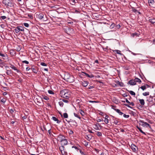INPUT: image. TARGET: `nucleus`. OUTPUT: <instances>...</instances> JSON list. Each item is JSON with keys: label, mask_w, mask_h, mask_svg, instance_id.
Instances as JSON below:
<instances>
[{"label": "nucleus", "mask_w": 155, "mask_h": 155, "mask_svg": "<svg viewBox=\"0 0 155 155\" xmlns=\"http://www.w3.org/2000/svg\"><path fill=\"white\" fill-rule=\"evenodd\" d=\"M60 95L61 97L68 99L71 97V92L68 90L65 89L60 91Z\"/></svg>", "instance_id": "f257e3e1"}, {"label": "nucleus", "mask_w": 155, "mask_h": 155, "mask_svg": "<svg viewBox=\"0 0 155 155\" xmlns=\"http://www.w3.org/2000/svg\"><path fill=\"white\" fill-rule=\"evenodd\" d=\"M64 79L65 80L70 83L74 81L73 76H71L70 74L68 73H66L64 74Z\"/></svg>", "instance_id": "f03ea898"}, {"label": "nucleus", "mask_w": 155, "mask_h": 155, "mask_svg": "<svg viewBox=\"0 0 155 155\" xmlns=\"http://www.w3.org/2000/svg\"><path fill=\"white\" fill-rule=\"evenodd\" d=\"M3 3L8 7H12L14 6V4L10 0H3Z\"/></svg>", "instance_id": "7ed1b4c3"}, {"label": "nucleus", "mask_w": 155, "mask_h": 155, "mask_svg": "<svg viewBox=\"0 0 155 155\" xmlns=\"http://www.w3.org/2000/svg\"><path fill=\"white\" fill-rule=\"evenodd\" d=\"M59 138H61L60 141L61 142V145L62 146H64L66 145L68 143V141L66 139L62 136H60L59 137Z\"/></svg>", "instance_id": "20e7f679"}, {"label": "nucleus", "mask_w": 155, "mask_h": 155, "mask_svg": "<svg viewBox=\"0 0 155 155\" xmlns=\"http://www.w3.org/2000/svg\"><path fill=\"white\" fill-rule=\"evenodd\" d=\"M16 33H18L19 31H23L24 30V28L22 26H18L15 29Z\"/></svg>", "instance_id": "39448f33"}, {"label": "nucleus", "mask_w": 155, "mask_h": 155, "mask_svg": "<svg viewBox=\"0 0 155 155\" xmlns=\"http://www.w3.org/2000/svg\"><path fill=\"white\" fill-rule=\"evenodd\" d=\"M10 67L12 68V69L16 71L17 73L20 72V71L18 70L17 68L15 67L14 65L12 64H10Z\"/></svg>", "instance_id": "423d86ee"}, {"label": "nucleus", "mask_w": 155, "mask_h": 155, "mask_svg": "<svg viewBox=\"0 0 155 155\" xmlns=\"http://www.w3.org/2000/svg\"><path fill=\"white\" fill-rule=\"evenodd\" d=\"M10 67L12 68V69L16 71L17 73L20 72V71L18 70L17 68L15 67L14 65L12 64H10Z\"/></svg>", "instance_id": "0eeeda50"}, {"label": "nucleus", "mask_w": 155, "mask_h": 155, "mask_svg": "<svg viewBox=\"0 0 155 155\" xmlns=\"http://www.w3.org/2000/svg\"><path fill=\"white\" fill-rule=\"evenodd\" d=\"M10 67L12 68V69L16 71L17 73L20 72V71L18 70L17 68L15 67L14 65L12 64H10Z\"/></svg>", "instance_id": "6e6552de"}, {"label": "nucleus", "mask_w": 155, "mask_h": 155, "mask_svg": "<svg viewBox=\"0 0 155 155\" xmlns=\"http://www.w3.org/2000/svg\"><path fill=\"white\" fill-rule=\"evenodd\" d=\"M140 122L141 123H143V124L142 125V126L146 127H147V126H148L149 127H150V125L147 123L145 122L143 120H141Z\"/></svg>", "instance_id": "1a4fd4ad"}, {"label": "nucleus", "mask_w": 155, "mask_h": 155, "mask_svg": "<svg viewBox=\"0 0 155 155\" xmlns=\"http://www.w3.org/2000/svg\"><path fill=\"white\" fill-rule=\"evenodd\" d=\"M131 147L133 151L136 152L137 151V148L134 144H132L131 145Z\"/></svg>", "instance_id": "9d476101"}, {"label": "nucleus", "mask_w": 155, "mask_h": 155, "mask_svg": "<svg viewBox=\"0 0 155 155\" xmlns=\"http://www.w3.org/2000/svg\"><path fill=\"white\" fill-rule=\"evenodd\" d=\"M148 2L149 4V5L151 7L153 6L154 2L153 0H148Z\"/></svg>", "instance_id": "9b49d317"}, {"label": "nucleus", "mask_w": 155, "mask_h": 155, "mask_svg": "<svg viewBox=\"0 0 155 155\" xmlns=\"http://www.w3.org/2000/svg\"><path fill=\"white\" fill-rule=\"evenodd\" d=\"M100 124L98 123L95 124L94 125L93 128L96 130H99L98 127L100 126Z\"/></svg>", "instance_id": "f8f14e48"}, {"label": "nucleus", "mask_w": 155, "mask_h": 155, "mask_svg": "<svg viewBox=\"0 0 155 155\" xmlns=\"http://www.w3.org/2000/svg\"><path fill=\"white\" fill-rule=\"evenodd\" d=\"M128 83L130 84L133 85H135L136 84V83L135 82L134 80H130L129 81Z\"/></svg>", "instance_id": "ddd939ff"}, {"label": "nucleus", "mask_w": 155, "mask_h": 155, "mask_svg": "<svg viewBox=\"0 0 155 155\" xmlns=\"http://www.w3.org/2000/svg\"><path fill=\"white\" fill-rule=\"evenodd\" d=\"M82 73H84L87 77H89L90 78H93L94 77V75L92 74L89 75L87 73H85L84 72H82Z\"/></svg>", "instance_id": "4468645a"}, {"label": "nucleus", "mask_w": 155, "mask_h": 155, "mask_svg": "<svg viewBox=\"0 0 155 155\" xmlns=\"http://www.w3.org/2000/svg\"><path fill=\"white\" fill-rule=\"evenodd\" d=\"M88 84V82L86 81H83L82 82V85L84 87H86Z\"/></svg>", "instance_id": "2eb2a0df"}, {"label": "nucleus", "mask_w": 155, "mask_h": 155, "mask_svg": "<svg viewBox=\"0 0 155 155\" xmlns=\"http://www.w3.org/2000/svg\"><path fill=\"white\" fill-rule=\"evenodd\" d=\"M44 14L42 13H40L38 15V18L40 19H42L44 17Z\"/></svg>", "instance_id": "dca6fc26"}, {"label": "nucleus", "mask_w": 155, "mask_h": 155, "mask_svg": "<svg viewBox=\"0 0 155 155\" xmlns=\"http://www.w3.org/2000/svg\"><path fill=\"white\" fill-rule=\"evenodd\" d=\"M0 55L2 57H3L4 59H5L6 58V57H7V54H2L0 52Z\"/></svg>", "instance_id": "f3484780"}, {"label": "nucleus", "mask_w": 155, "mask_h": 155, "mask_svg": "<svg viewBox=\"0 0 155 155\" xmlns=\"http://www.w3.org/2000/svg\"><path fill=\"white\" fill-rule=\"evenodd\" d=\"M140 103L142 105H144L145 104V102L144 100L143 99H139Z\"/></svg>", "instance_id": "a211bd4d"}, {"label": "nucleus", "mask_w": 155, "mask_h": 155, "mask_svg": "<svg viewBox=\"0 0 155 155\" xmlns=\"http://www.w3.org/2000/svg\"><path fill=\"white\" fill-rule=\"evenodd\" d=\"M149 21L152 24H154L155 23V19L153 18H151L149 20Z\"/></svg>", "instance_id": "6ab92c4d"}, {"label": "nucleus", "mask_w": 155, "mask_h": 155, "mask_svg": "<svg viewBox=\"0 0 155 155\" xmlns=\"http://www.w3.org/2000/svg\"><path fill=\"white\" fill-rule=\"evenodd\" d=\"M31 69L32 70V71L33 72L35 73H37V70L36 69V68L32 67L31 68Z\"/></svg>", "instance_id": "aec40b11"}, {"label": "nucleus", "mask_w": 155, "mask_h": 155, "mask_svg": "<svg viewBox=\"0 0 155 155\" xmlns=\"http://www.w3.org/2000/svg\"><path fill=\"white\" fill-rule=\"evenodd\" d=\"M134 80L136 83V82L140 83L141 82V80L138 78H135Z\"/></svg>", "instance_id": "412c9836"}, {"label": "nucleus", "mask_w": 155, "mask_h": 155, "mask_svg": "<svg viewBox=\"0 0 155 155\" xmlns=\"http://www.w3.org/2000/svg\"><path fill=\"white\" fill-rule=\"evenodd\" d=\"M92 137V136L91 135H89L86 136V138L89 141L91 139Z\"/></svg>", "instance_id": "4be33fe9"}, {"label": "nucleus", "mask_w": 155, "mask_h": 155, "mask_svg": "<svg viewBox=\"0 0 155 155\" xmlns=\"http://www.w3.org/2000/svg\"><path fill=\"white\" fill-rule=\"evenodd\" d=\"M116 111L120 115H122L123 114V113L120 111V110L118 109H116Z\"/></svg>", "instance_id": "5701e85b"}, {"label": "nucleus", "mask_w": 155, "mask_h": 155, "mask_svg": "<svg viewBox=\"0 0 155 155\" xmlns=\"http://www.w3.org/2000/svg\"><path fill=\"white\" fill-rule=\"evenodd\" d=\"M80 113L82 115L84 116V112L82 110L80 109L79 110Z\"/></svg>", "instance_id": "b1692460"}, {"label": "nucleus", "mask_w": 155, "mask_h": 155, "mask_svg": "<svg viewBox=\"0 0 155 155\" xmlns=\"http://www.w3.org/2000/svg\"><path fill=\"white\" fill-rule=\"evenodd\" d=\"M58 103H59V104L60 105V106H61V107H62L63 106L64 103L62 101H60Z\"/></svg>", "instance_id": "393cba45"}, {"label": "nucleus", "mask_w": 155, "mask_h": 155, "mask_svg": "<svg viewBox=\"0 0 155 155\" xmlns=\"http://www.w3.org/2000/svg\"><path fill=\"white\" fill-rule=\"evenodd\" d=\"M131 36L133 37H134L135 36H139V35L138 33H135L132 34H131Z\"/></svg>", "instance_id": "a878e982"}, {"label": "nucleus", "mask_w": 155, "mask_h": 155, "mask_svg": "<svg viewBox=\"0 0 155 155\" xmlns=\"http://www.w3.org/2000/svg\"><path fill=\"white\" fill-rule=\"evenodd\" d=\"M61 152L62 154L63 155H67V152L66 151H65L64 150L62 151Z\"/></svg>", "instance_id": "bb28decb"}, {"label": "nucleus", "mask_w": 155, "mask_h": 155, "mask_svg": "<svg viewBox=\"0 0 155 155\" xmlns=\"http://www.w3.org/2000/svg\"><path fill=\"white\" fill-rule=\"evenodd\" d=\"M6 74L8 75L11 74H12L11 71V70H7Z\"/></svg>", "instance_id": "cd10ccee"}, {"label": "nucleus", "mask_w": 155, "mask_h": 155, "mask_svg": "<svg viewBox=\"0 0 155 155\" xmlns=\"http://www.w3.org/2000/svg\"><path fill=\"white\" fill-rule=\"evenodd\" d=\"M129 93L130 94H131L132 95H135V93L133 91H129Z\"/></svg>", "instance_id": "c85d7f7f"}, {"label": "nucleus", "mask_w": 155, "mask_h": 155, "mask_svg": "<svg viewBox=\"0 0 155 155\" xmlns=\"http://www.w3.org/2000/svg\"><path fill=\"white\" fill-rule=\"evenodd\" d=\"M97 135L98 137H101L102 136V133L101 132H99V131H97Z\"/></svg>", "instance_id": "c756f323"}, {"label": "nucleus", "mask_w": 155, "mask_h": 155, "mask_svg": "<svg viewBox=\"0 0 155 155\" xmlns=\"http://www.w3.org/2000/svg\"><path fill=\"white\" fill-rule=\"evenodd\" d=\"M149 94V92H145L143 93V95L144 96L148 95Z\"/></svg>", "instance_id": "7c9ffc66"}, {"label": "nucleus", "mask_w": 155, "mask_h": 155, "mask_svg": "<svg viewBox=\"0 0 155 155\" xmlns=\"http://www.w3.org/2000/svg\"><path fill=\"white\" fill-rule=\"evenodd\" d=\"M74 115L75 117L79 118L80 119H81L80 117L78 115V114L74 113Z\"/></svg>", "instance_id": "2f4dec72"}, {"label": "nucleus", "mask_w": 155, "mask_h": 155, "mask_svg": "<svg viewBox=\"0 0 155 155\" xmlns=\"http://www.w3.org/2000/svg\"><path fill=\"white\" fill-rule=\"evenodd\" d=\"M114 123L116 125H117L118 123V120L117 119H115L114 120Z\"/></svg>", "instance_id": "473e14b6"}, {"label": "nucleus", "mask_w": 155, "mask_h": 155, "mask_svg": "<svg viewBox=\"0 0 155 155\" xmlns=\"http://www.w3.org/2000/svg\"><path fill=\"white\" fill-rule=\"evenodd\" d=\"M52 119L54 121H58L57 123H58V119L55 117H52Z\"/></svg>", "instance_id": "72a5a7b5"}, {"label": "nucleus", "mask_w": 155, "mask_h": 155, "mask_svg": "<svg viewBox=\"0 0 155 155\" xmlns=\"http://www.w3.org/2000/svg\"><path fill=\"white\" fill-rule=\"evenodd\" d=\"M59 149L61 151H62L64 150V147L63 146H62L61 147H59Z\"/></svg>", "instance_id": "f704fd0d"}, {"label": "nucleus", "mask_w": 155, "mask_h": 155, "mask_svg": "<svg viewBox=\"0 0 155 155\" xmlns=\"http://www.w3.org/2000/svg\"><path fill=\"white\" fill-rule=\"evenodd\" d=\"M63 117L64 118H67L68 117V114L67 113H64L63 114Z\"/></svg>", "instance_id": "c9c22d12"}, {"label": "nucleus", "mask_w": 155, "mask_h": 155, "mask_svg": "<svg viewBox=\"0 0 155 155\" xmlns=\"http://www.w3.org/2000/svg\"><path fill=\"white\" fill-rule=\"evenodd\" d=\"M62 101H63V102H64L66 103H68L69 102V101L67 99H62Z\"/></svg>", "instance_id": "e433bc0d"}, {"label": "nucleus", "mask_w": 155, "mask_h": 155, "mask_svg": "<svg viewBox=\"0 0 155 155\" xmlns=\"http://www.w3.org/2000/svg\"><path fill=\"white\" fill-rule=\"evenodd\" d=\"M140 88L143 91L146 89V87L145 86H142L140 87Z\"/></svg>", "instance_id": "4c0bfd02"}, {"label": "nucleus", "mask_w": 155, "mask_h": 155, "mask_svg": "<svg viewBox=\"0 0 155 155\" xmlns=\"http://www.w3.org/2000/svg\"><path fill=\"white\" fill-rule=\"evenodd\" d=\"M109 120L108 119H105L104 121L106 124H107L109 123Z\"/></svg>", "instance_id": "58836bf2"}, {"label": "nucleus", "mask_w": 155, "mask_h": 155, "mask_svg": "<svg viewBox=\"0 0 155 155\" xmlns=\"http://www.w3.org/2000/svg\"><path fill=\"white\" fill-rule=\"evenodd\" d=\"M138 129H139V131L142 133L144 134H145V132H143L142 130L139 127H137Z\"/></svg>", "instance_id": "ea45409f"}, {"label": "nucleus", "mask_w": 155, "mask_h": 155, "mask_svg": "<svg viewBox=\"0 0 155 155\" xmlns=\"http://www.w3.org/2000/svg\"><path fill=\"white\" fill-rule=\"evenodd\" d=\"M24 25L26 27H28L29 26V24L26 23H24Z\"/></svg>", "instance_id": "a19ab883"}, {"label": "nucleus", "mask_w": 155, "mask_h": 155, "mask_svg": "<svg viewBox=\"0 0 155 155\" xmlns=\"http://www.w3.org/2000/svg\"><path fill=\"white\" fill-rule=\"evenodd\" d=\"M115 51V52H116L117 54H121V53L120 52V51L119 50H116Z\"/></svg>", "instance_id": "79ce46f5"}, {"label": "nucleus", "mask_w": 155, "mask_h": 155, "mask_svg": "<svg viewBox=\"0 0 155 155\" xmlns=\"http://www.w3.org/2000/svg\"><path fill=\"white\" fill-rule=\"evenodd\" d=\"M123 116L124 117L128 118L129 117V115H126L125 114H124L123 115Z\"/></svg>", "instance_id": "37998d69"}, {"label": "nucleus", "mask_w": 155, "mask_h": 155, "mask_svg": "<svg viewBox=\"0 0 155 155\" xmlns=\"http://www.w3.org/2000/svg\"><path fill=\"white\" fill-rule=\"evenodd\" d=\"M41 64L44 66H46L47 65V64L44 62H41Z\"/></svg>", "instance_id": "c03bdc74"}, {"label": "nucleus", "mask_w": 155, "mask_h": 155, "mask_svg": "<svg viewBox=\"0 0 155 155\" xmlns=\"http://www.w3.org/2000/svg\"><path fill=\"white\" fill-rule=\"evenodd\" d=\"M43 98L46 100H48L49 99V98L46 96L44 97Z\"/></svg>", "instance_id": "a18cd8bd"}, {"label": "nucleus", "mask_w": 155, "mask_h": 155, "mask_svg": "<svg viewBox=\"0 0 155 155\" xmlns=\"http://www.w3.org/2000/svg\"><path fill=\"white\" fill-rule=\"evenodd\" d=\"M22 62L23 63H25L26 64H29V62L27 61H22Z\"/></svg>", "instance_id": "49530a36"}, {"label": "nucleus", "mask_w": 155, "mask_h": 155, "mask_svg": "<svg viewBox=\"0 0 155 155\" xmlns=\"http://www.w3.org/2000/svg\"><path fill=\"white\" fill-rule=\"evenodd\" d=\"M128 104L129 105H131L132 106H134V103L132 102H129L128 103Z\"/></svg>", "instance_id": "de8ad7c7"}, {"label": "nucleus", "mask_w": 155, "mask_h": 155, "mask_svg": "<svg viewBox=\"0 0 155 155\" xmlns=\"http://www.w3.org/2000/svg\"><path fill=\"white\" fill-rule=\"evenodd\" d=\"M48 93L51 94H54V92L51 90H48Z\"/></svg>", "instance_id": "09e8293b"}, {"label": "nucleus", "mask_w": 155, "mask_h": 155, "mask_svg": "<svg viewBox=\"0 0 155 155\" xmlns=\"http://www.w3.org/2000/svg\"><path fill=\"white\" fill-rule=\"evenodd\" d=\"M89 102L91 103H97L98 102L95 101H89Z\"/></svg>", "instance_id": "8fccbe9b"}, {"label": "nucleus", "mask_w": 155, "mask_h": 155, "mask_svg": "<svg viewBox=\"0 0 155 155\" xmlns=\"http://www.w3.org/2000/svg\"><path fill=\"white\" fill-rule=\"evenodd\" d=\"M68 133L70 134L71 135V134H73V131H72L71 130H70L69 131Z\"/></svg>", "instance_id": "3c124183"}, {"label": "nucleus", "mask_w": 155, "mask_h": 155, "mask_svg": "<svg viewBox=\"0 0 155 155\" xmlns=\"http://www.w3.org/2000/svg\"><path fill=\"white\" fill-rule=\"evenodd\" d=\"M88 143L87 142L85 141L84 143V144L85 146H87L88 145Z\"/></svg>", "instance_id": "603ef678"}, {"label": "nucleus", "mask_w": 155, "mask_h": 155, "mask_svg": "<svg viewBox=\"0 0 155 155\" xmlns=\"http://www.w3.org/2000/svg\"><path fill=\"white\" fill-rule=\"evenodd\" d=\"M99 114L101 115H104V113L101 111L99 113Z\"/></svg>", "instance_id": "864d4df0"}, {"label": "nucleus", "mask_w": 155, "mask_h": 155, "mask_svg": "<svg viewBox=\"0 0 155 155\" xmlns=\"http://www.w3.org/2000/svg\"><path fill=\"white\" fill-rule=\"evenodd\" d=\"M103 119H98L97 120V122H100L101 121H103Z\"/></svg>", "instance_id": "5fc2aeb1"}, {"label": "nucleus", "mask_w": 155, "mask_h": 155, "mask_svg": "<svg viewBox=\"0 0 155 155\" xmlns=\"http://www.w3.org/2000/svg\"><path fill=\"white\" fill-rule=\"evenodd\" d=\"M1 18L2 19H5V18H6V17L5 16H2L1 17Z\"/></svg>", "instance_id": "6e6d98bb"}, {"label": "nucleus", "mask_w": 155, "mask_h": 155, "mask_svg": "<svg viewBox=\"0 0 155 155\" xmlns=\"http://www.w3.org/2000/svg\"><path fill=\"white\" fill-rule=\"evenodd\" d=\"M30 68H29V67H27L26 68V70L27 71H28L29 70H30Z\"/></svg>", "instance_id": "4d7b16f0"}, {"label": "nucleus", "mask_w": 155, "mask_h": 155, "mask_svg": "<svg viewBox=\"0 0 155 155\" xmlns=\"http://www.w3.org/2000/svg\"><path fill=\"white\" fill-rule=\"evenodd\" d=\"M116 27L117 28H119L120 27V26L119 25H118L116 26Z\"/></svg>", "instance_id": "13d9d810"}, {"label": "nucleus", "mask_w": 155, "mask_h": 155, "mask_svg": "<svg viewBox=\"0 0 155 155\" xmlns=\"http://www.w3.org/2000/svg\"><path fill=\"white\" fill-rule=\"evenodd\" d=\"M80 152L82 155H85V154L81 150H80Z\"/></svg>", "instance_id": "bf43d9fd"}, {"label": "nucleus", "mask_w": 155, "mask_h": 155, "mask_svg": "<svg viewBox=\"0 0 155 155\" xmlns=\"http://www.w3.org/2000/svg\"><path fill=\"white\" fill-rule=\"evenodd\" d=\"M108 117H109V116L108 115H106L105 116V117L104 118H105V119H108Z\"/></svg>", "instance_id": "052dcab7"}, {"label": "nucleus", "mask_w": 155, "mask_h": 155, "mask_svg": "<svg viewBox=\"0 0 155 155\" xmlns=\"http://www.w3.org/2000/svg\"><path fill=\"white\" fill-rule=\"evenodd\" d=\"M1 101L4 103L5 102V101L4 99H2L1 100Z\"/></svg>", "instance_id": "680f3d73"}, {"label": "nucleus", "mask_w": 155, "mask_h": 155, "mask_svg": "<svg viewBox=\"0 0 155 155\" xmlns=\"http://www.w3.org/2000/svg\"><path fill=\"white\" fill-rule=\"evenodd\" d=\"M125 106H127L128 107H129L130 108H131L129 105H128L127 104H125Z\"/></svg>", "instance_id": "e2e57ef3"}, {"label": "nucleus", "mask_w": 155, "mask_h": 155, "mask_svg": "<svg viewBox=\"0 0 155 155\" xmlns=\"http://www.w3.org/2000/svg\"><path fill=\"white\" fill-rule=\"evenodd\" d=\"M125 100H126V102L127 103H128L129 102V101H128V100L127 99H126Z\"/></svg>", "instance_id": "0e129e2a"}, {"label": "nucleus", "mask_w": 155, "mask_h": 155, "mask_svg": "<svg viewBox=\"0 0 155 155\" xmlns=\"http://www.w3.org/2000/svg\"><path fill=\"white\" fill-rule=\"evenodd\" d=\"M10 111L11 113H12L14 112L13 110L12 109H11L10 110Z\"/></svg>", "instance_id": "69168bd1"}, {"label": "nucleus", "mask_w": 155, "mask_h": 155, "mask_svg": "<svg viewBox=\"0 0 155 155\" xmlns=\"http://www.w3.org/2000/svg\"><path fill=\"white\" fill-rule=\"evenodd\" d=\"M3 95H6L7 94V93L6 92H4L3 94Z\"/></svg>", "instance_id": "338daca9"}, {"label": "nucleus", "mask_w": 155, "mask_h": 155, "mask_svg": "<svg viewBox=\"0 0 155 155\" xmlns=\"http://www.w3.org/2000/svg\"><path fill=\"white\" fill-rule=\"evenodd\" d=\"M153 44L155 45V40H153Z\"/></svg>", "instance_id": "774afa93"}]
</instances>
